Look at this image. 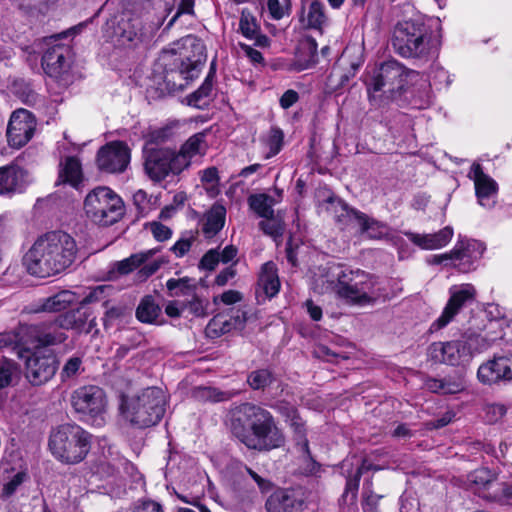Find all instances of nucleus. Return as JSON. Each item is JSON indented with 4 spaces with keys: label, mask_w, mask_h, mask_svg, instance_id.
Listing matches in <instances>:
<instances>
[{
    "label": "nucleus",
    "mask_w": 512,
    "mask_h": 512,
    "mask_svg": "<svg viewBox=\"0 0 512 512\" xmlns=\"http://www.w3.org/2000/svg\"><path fill=\"white\" fill-rule=\"evenodd\" d=\"M231 430L251 450L271 451L285 443V436L271 412L250 402L241 403L234 408Z\"/></svg>",
    "instance_id": "obj_1"
},
{
    "label": "nucleus",
    "mask_w": 512,
    "mask_h": 512,
    "mask_svg": "<svg viewBox=\"0 0 512 512\" xmlns=\"http://www.w3.org/2000/svg\"><path fill=\"white\" fill-rule=\"evenodd\" d=\"M75 239L64 231H51L39 236L23 256L27 272L40 278L58 275L76 260Z\"/></svg>",
    "instance_id": "obj_2"
},
{
    "label": "nucleus",
    "mask_w": 512,
    "mask_h": 512,
    "mask_svg": "<svg viewBox=\"0 0 512 512\" xmlns=\"http://www.w3.org/2000/svg\"><path fill=\"white\" fill-rule=\"evenodd\" d=\"M337 297L350 306H372L385 299V290L372 275L360 269L342 267L334 286Z\"/></svg>",
    "instance_id": "obj_3"
},
{
    "label": "nucleus",
    "mask_w": 512,
    "mask_h": 512,
    "mask_svg": "<svg viewBox=\"0 0 512 512\" xmlns=\"http://www.w3.org/2000/svg\"><path fill=\"white\" fill-rule=\"evenodd\" d=\"M391 44L396 54L403 58L428 60L437 53V44L430 29L420 21L398 23L393 30Z\"/></svg>",
    "instance_id": "obj_4"
},
{
    "label": "nucleus",
    "mask_w": 512,
    "mask_h": 512,
    "mask_svg": "<svg viewBox=\"0 0 512 512\" xmlns=\"http://www.w3.org/2000/svg\"><path fill=\"white\" fill-rule=\"evenodd\" d=\"M92 445V434L76 423H64L54 428L48 446L61 463L74 465L82 462Z\"/></svg>",
    "instance_id": "obj_5"
},
{
    "label": "nucleus",
    "mask_w": 512,
    "mask_h": 512,
    "mask_svg": "<svg viewBox=\"0 0 512 512\" xmlns=\"http://www.w3.org/2000/svg\"><path fill=\"white\" fill-rule=\"evenodd\" d=\"M166 397L161 388L148 387L139 394L123 398L121 413L132 426L144 429L160 422L165 413Z\"/></svg>",
    "instance_id": "obj_6"
},
{
    "label": "nucleus",
    "mask_w": 512,
    "mask_h": 512,
    "mask_svg": "<svg viewBox=\"0 0 512 512\" xmlns=\"http://www.w3.org/2000/svg\"><path fill=\"white\" fill-rule=\"evenodd\" d=\"M418 72L407 69L396 60H389L374 68L367 76L365 83L370 100L376 99V94L385 100H396L408 87L409 80L417 78Z\"/></svg>",
    "instance_id": "obj_7"
},
{
    "label": "nucleus",
    "mask_w": 512,
    "mask_h": 512,
    "mask_svg": "<svg viewBox=\"0 0 512 512\" xmlns=\"http://www.w3.org/2000/svg\"><path fill=\"white\" fill-rule=\"evenodd\" d=\"M70 405L77 418L93 426L105 423L108 400L105 391L97 385H83L70 394Z\"/></svg>",
    "instance_id": "obj_8"
},
{
    "label": "nucleus",
    "mask_w": 512,
    "mask_h": 512,
    "mask_svg": "<svg viewBox=\"0 0 512 512\" xmlns=\"http://www.w3.org/2000/svg\"><path fill=\"white\" fill-rule=\"evenodd\" d=\"M84 210L89 219L101 226L118 222L125 212L124 203L109 187H97L85 198Z\"/></svg>",
    "instance_id": "obj_9"
},
{
    "label": "nucleus",
    "mask_w": 512,
    "mask_h": 512,
    "mask_svg": "<svg viewBox=\"0 0 512 512\" xmlns=\"http://www.w3.org/2000/svg\"><path fill=\"white\" fill-rule=\"evenodd\" d=\"M143 169L147 177L159 183L169 175H179L182 170L176 163L175 149L170 147L142 148Z\"/></svg>",
    "instance_id": "obj_10"
},
{
    "label": "nucleus",
    "mask_w": 512,
    "mask_h": 512,
    "mask_svg": "<svg viewBox=\"0 0 512 512\" xmlns=\"http://www.w3.org/2000/svg\"><path fill=\"white\" fill-rule=\"evenodd\" d=\"M203 64L202 55L194 60L189 57L175 59L172 67L164 70L162 83H158L159 89L168 94L183 90L190 81L198 77Z\"/></svg>",
    "instance_id": "obj_11"
},
{
    "label": "nucleus",
    "mask_w": 512,
    "mask_h": 512,
    "mask_svg": "<svg viewBox=\"0 0 512 512\" xmlns=\"http://www.w3.org/2000/svg\"><path fill=\"white\" fill-rule=\"evenodd\" d=\"M65 35L66 32L44 39L47 48L42 56V67L52 78H59L70 66L71 47L59 42Z\"/></svg>",
    "instance_id": "obj_12"
},
{
    "label": "nucleus",
    "mask_w": 512,
    "mask_h": 512,
    "mask_svg": "<svg viewBox=\"0 0 512 512\" xmlns=\"http://www.w3.org/2000/svg\"><path fill=\"white\" fill-rule=\"evenodd\" d=\"M266 512H304L307 497L302 487H277L265 500Z\"/></svg>",
    "instance_id": "obj_13"
},
{
    "label": "nucleus",
    "mask_w": 512,
    "mask_h": 512,
    "mask_svg": "<svg viewBox=\"0 0 512 512\" xmlns=\"http://www.w3.org/2000/svg\"><path fill=\"white\" fill-rule=\"evenodd\" d=\"M24 357L26 358V378L32 385H43L55 375L58 362L53 352L36 349Z\"/></svg>",
    "instance_id": "obj_14"
},
{
    "label": "nucleus",
    "mask_w": 512,
    "mask_h": 512,
    "mask_svg": "<svg viewBox=\"0 0 512 512\" xmlns=\"http://www.w3.org/2000/svg\"><path fill=\"white\" fill-rule=\"evenodd\" d=\"M450 298L441 315L432 322L429 332L434 333L445 328L467 304L475 300L476 290L472 284L452 286L449 290Z\"/></svg>",
    "instance_id": "obj_15"
},
{
    "label": "nucleus",
    "mask_w": 512,
    "mask_h": 512,
    "mask_svg": "<svg viewBox=\"0 0 512 512\" xmlns=\"http://www.w3.org/2000/svg\"><path fill=\"white\" fill-rule=\"evenodd\" d=\"M142 20L130 12H124L113 27V38L118 45L135 48L145 40Z\"/></svg>",
    "instance_id": "obj_16"
},
{
    "label": "nucleus",
    "mask_w": 512,
    "mask_h": 512,
    "mask_svg": "<svg viewBox=\"0 0 512 512\" xmlns=\"http://www.w3.org/2000/svg\"><path fill=\"white\" fill-rule=\"evenodd\" d=\"M96 162L103 172L122 173L130 163V149L125 142H110L99 149Z\"/></svg>",
    "instance_id": "obj_17"
},
{
    "label": "nucleus",
    "mask_w": 512,
    "mask_h": 512,
    "mask_svg": "<svg viewBox=\"0 0 512 512\" xmlns=\"http://www.w3.org/2000/svg\"><path fill=\"white\" fill-rule=\"evenodd\" d=\"M36 128V120L31 112L26 109L14 111L7 127V139L11 147L21 148L33 137Z\"/></svg>",
    "instance_id": "obj_18"
},
{
    "label": "nucleus",
    "mask_w": 512,
    "mask_h": 512,
    "mask_svg": "<svg viewBox=\"0 0 512 512\" xmlns=\"http://www.w3.org/2000/svg\"><path fill=\"white\" fill-rule=\"evenodd\" d=\"M429 358L435 363H443L452 366L468 361L469 348L460 340L448 342H434L428 349Z\"/></svg>",
    "instance_id": "obj_19"
},
{
    "label": "nucleus",
    "mask_w": 512,
    "mask_h": 512,
    "mask_svg": "<svg viewBox=\"0 0 512 512\" xmlns=\"http://www.w3.org/2000/svg\"><path fill=\"white\" fill-rule=\"evenodd\" d=\"M468 177L474 182L479 205L487 209L494 207L498 193L496 181L483 172L482 166L479 163H473Z\"/></svg>",
    "instance_id": "obj_20"
},
{
    "label": "nucleus",
    "mask_w": 512,
    "mask_h": 512,
    "mask_svg": "<svg viewBox=\"0 0 512 512\" xmlns=\"http://www.w3.org/2000/svg\"><path fill=\"white\" fill-rule=\"evenodd\" d=\"M477 377L485 385L512 379V355H497L478 368Z\"/></svg>",
    "instance_id": "obj_21"
},
{
    "label": "nucleus",
    "mask_w": 512,
    "mask_h": 512,
    "mask_svg": "<svg viewBox=\"0 0 512 512\" xmlns=\"http://www.w3.org/2000/svg\"><path fill=\"white\" fill-rule=\"evenodd\" d=\"M325 210L333 217L340 229H346L352 225L360 224V216L364 213L350 207L346 202L336 196H329L322 203Z\"/></svg>",
    "instance_id": "obj_22"
},
{
    "label": "nucleus",
    "mask_w": 512,
    "mask_h": 512,
    "mask_svg": "<svg viewBox=\"0 0 512 512\" xmlns=\"http://www.w3.org/2000/svg\"><path fill=\"white\" fill-rule=\"evenodd\" d=\"M452 251V265L459 272L468 273L475 268V263L482 257L484 248L477 241L458 243Z\"/></svg>",
    "instance_id": "obj_23"
},
{
    "label": "nucleus",
    "mask_w": 512,
    "mask_h": 512,
    "mask_svg": "<svg viewBox=\"0 0 512 512\" xmlns=\"http://www.w3.org/2000/svg\"><path fill=\"white\" fill-rule=\"evenodd\" d=\"M226 208L216 202L199 220L200 233L207 241H212L222 231L226 221Z\"/></svg>",
    "instance_id": "obj_24"
},
{
    "label": "nucleus",
    "mask_w": 512,
    "mask_h": 512,
    "mask_svg": "<svg viewBox=\"0 0 512 512\" xmlns=\"http://www.w3.org/2000/svg\"><path fill=\"white\" fill-rule=\"evenodd\" d=\"M26 171L19 165L9 164L0 167V195L12 196L25 189Z\"/></svg>",
    "instance_id": "obj_25"
},
{
    "label": "nucleus",
    "mask_w": 512,
    "mask_h": 512,
    "mask_svg": "<svg viewBox=\"0 0 512 512\" xmlns=\"http://www.w3.org/2000/svg\"><path fill=\"white\" fill-rule=\"evenodd\" d=\"M58 324L65 330L88 334L96 326L95 317L87 309L78 308L58 315Z\"/></svg>",
    "instance_id": "obj_26"
},
{
    "label": "nucleus",
    "mask_w": 512,
    "mask_h": 512,
    "mask_svg": "<svg viewBox=\"0 0 512 512\" xmlns=\"http://www.w3.org/2000/svg\"><path fill=\"white\" fill-rule=\"evenodd\" d=\"M318 44L312 36H306L299 43L295 53V59L291 63L289 70L301 72L313 67L317 63Z\"/></svg>",
    "instance_id": "obj_27"
},
{
    "label": "nucleus",
    "mask_w": 512,
    "mask_h": 512,
    "mask_svg": "<svg viewBox=\"0 0 512 512\" xmlns=\"http://www.w3.org/2000/svg\"><path fill=\"white\" fill-rule=\"evenodd\" d=\"M205 137L204 132L195 133L181 145L178 151L175 149L176 163L180 165L182 172L190 166L193 157L205 153Z\"/></svg>",
    "instance_id": "obj_28"
},
{
    "label": "nucleus",
    "mask_w": 512,
    "mask_h": 512,
    "mask_svg": "<svg viewBox=\"0 0 512 512\" xmlns=\"http://www.w3.org/2000/svg\"><path fill=\"white\" fill-rule=\"evenodd\" d=\"M408 239L423 250H435L446 246L453 237V229L449 226L444 227L435 233L418 234L414 232H405Z\"/></svg>",
    "instance_id": "obj_29"
},
{
    "label": "nucleus",
    "mask_w": 512,
    "mask_h": 512,
    "mask_svg": "<svg viewBox=\"0 0 512 512\" xmlns=\"http://www.w3.org/2000/svg\"><path fill=\"white\" fill-rule=\"evenodd\" d=\"M299 21L306 29L322 31L327 23L324 5L318 0H302Z\"/></svg>",
    "instance_id": "obj_30"
},
{
    "label": "nucleus",
    "mask_w": 512,
    "mask_h": 512,
    "mask_svg": "<svg viewBox=\"0 0 512 512\" xmlns=\"http://www.w3.org/2000/svg\"><path fill=\"white\" fill-rule=\"evenodd\" d=\"M28 479L29 475L26 470L16 469L9 465H1L0 480L2 488L0 490V497L2 499L10 498Z\"/></svg>",
    "instance_id": "obj_31"
},
{
    "label": "nucleus",
    "mask_w": 512,
    "mask_h": 512,
    "mask_svg": "<svg viewBox=\"0 0 512 512\" xmlns=\"http://www.w3.org/2000/svg\"><path fill=\"white\" fill-rule=\"evenodd\" d=\"M424 387L432 393L449 395L457 394L465 389V379L462 374L447 375L443 378L428 377Z\"/></svg>",
    "instance_id": "obj_32"
},
{
    "label": "nucleus",
    "mask_w": 512,
    "mask_h": 512,
    "mask_svg": "<svg viewBox=\"0 0 512 512\" xmlns=\"http://www.w3.org/2000/svg\"><path fill=\"white\" fill-rule=\"evenodd\" d=\"M75 298L74 293L63 290L50 297L39 299L32 304L30 311L33 313L60 312L67 309L75 301Z\"/></svg>",
    "instance_id": "obj_33"
},
{
    "label": "nucleus",
    "mask_w": 512,
    "mask_h": 512,
    "mask_svg": "<svg viewBox=\"0 0 512 512\" xmlns=\"http://www.w3.org/2000/svg\"><path fill=\"white\" fill-rule=\"evenodd\" d=\"M214 77L215 72L211 67L202 85L186 97L187 105L198 109H205L209 106L212 100Z\"/></svg>",
    "instance_id": "obj_34"
},
{
    "label": "nucleus",
    "mask_w": 512,
    "mask_h": 512,
    "mask_svg": "<svg viewBox=\"0 0 512 512\" xmlns=\"http://www.w3.org/2000/svg\"><path fill=\"white\" fill-rule=\"evenodd\" d=\"M290 413L291 414L289 415L291 416V419H289L287 422L289 423L290 427L293 430L294 441L297 447H299L302 454L315 464L309 448V441L307 439L305 422L302 420L297 410L290 409Z\"/></svg>",
    "instance_id": "obj_35"
},
{
    "label": "nucleus",
    "mask_w": 512,
    "mask_h": 512,
    "mask_svg": "<svg viewBox=\"0 0 512 512\" xmlns=\"http://www.w3.org/2000/svg\"><path fill=\"white\" fill-rule=\"evenodd\" d=\"M63 330L65 329L58 324V316L52 321L39 323L40 347L63 343L67 339Z\"/></svg>",
    "instance_id": "obj_36"
},
{
    "label": "nucleus",
    "mask_w": 512,
    "mask_h": 512,
    "mask_svg": "<svg viewBox=\"0 0 512 512\" xmlns=\"http://www.w3.org/2000/svg\"><path fill=\"white\" fill-rule=\"evenodd\" d=\"M469 481L474 486L473 489L478 495L487 500H496L497 495L487 493L494 486V475L487 468L476 469L469 475Z\"/></svg>",
    "instance_id": "obj_37"
},
{
    "label": "nucleus",
    "mask_w": 512,
    "mask_h": 512,
    "mask_svg": "<svg viewBox=\"0 0 512 512\" xmlns=\"http://www.w3.org/2000/svg\"><path fill=\"white\" fill-rule=\"evenodd\" d=\"M258 284L269 298H272L278 294L280 289V281L278 278L276 265L273 262L269 261L262 265Z\"/></svg>",
    "instance_id": "obj_38"
},
{
    "label": "nucleus",
    "mask_w": 512,
    "mask_h": 512,
    "mask_svg": "<svg viewBox=\"0 0 512 512\" xmlns=\"http://www.w3.org/2000/svg\"><path fill=\"white\" fill-rule=\"evenodd\" d=\"M82 167L78 158L74 156L66 157L63 162L60 163L59 170V181L62 183H68L73 187H77L82 181Z\"/></svg>",
    "instance_id": "obj_39"
},
{
    "label": "nucleus",
    "mask_w": 512,
    "mask_h": 512,
    "mask_svg": "<svg viewBox=\"0 0 512 512\" xmlns=\"http://www.w3.org/2000/svg\"><path fill=\"white\" fill-rule=\"evenodd\" d=\"M20 351L29 354L31 346L40 348L39 324H19L16 327Z\"/></svg>",
    "instance_id": "obj_40"
},
{
    "label": "nucleus",
    "mask_w": 512,
    "mask_h": 512,
    "mask_svg": "<svg viewBox=\"0 0 512 512\" xmlns=\"http://www.w3.org/2000/svg\"><path fill=\"white\" fill-rule=\"evenodd\" d=\"M277 380L270 368H259L248 373L246 383L254 391H265Z\"/></svg>",
    "instance_id": "obj_41"
},
{
    "label": "nucleus",
    "mask_w": 512,
    "mask_h": 512,
    "mask_svg": "<svg viewBox=\"0 0 512 512\" xmlns=\"http://www.w3.org/2000/svg\"><path fill=\"white\" fill-rule=\"evenodd\" d=\"M155 254V250L151 249L145 252L135 253L121 261L113 264V271L120 275H127L139 268L143 263L148 261Z\"/></svg>",
    "instance_id": "obj_42"
},
{
    "label": "nucleus",
    "mask_w": 512,
    "mask_h": 512,
    "mask_svg": "<svg viewBox=\"0 0 512 512\" xmlns=\"http://www.w3.org/2000/svg\"><path fill=\"white\" fill-rule=\"evenodd\" d=\"M176 127V124L171 123L150 129L145 135L144 146L161 147L160 145L171 141L175 137Z\"/></svg>",
    "instance_id": "obj_43"
},
{
    "label": "nucleus",
    "mask_w": 512,
    "mask_h": 512,
    "mask_svg": "<svg viewBox=\"0 0 512 512\" xmlns=\"http://www.w3.org/2000/svg\"><path fill=\"white\" fill-rule=\"evenodd\" d=\"M234 498L242 509H249L258 500V493L254 487L248 485L245 479H242L234 486Z\"/></svg>",
    "instance_id": "obj_44"
},
{
    "label": "nucleus",
    "mask_w": 512,
    "mask_h": 512,
    "mask_svg": "<svg viewBox=\"0 0 512 512\" xmlns=\"http://www.w3.org/2000/svg\"><path fill=\"white\" fill-rule=\"evenodd\" d=\"M250 208L260 217L271 219L274 216V199L267 194H254L248 199Z\"/></svg>",
    "instance_id": "obj_45"
},
{
    "label": "nucleus",
    "mask_w": 512,
    "mask_h": 512,
    "mask_svg": "<svg viewBox=\"0 0 512 512\" xmlns=\"http://www.w3.org/2000/svg\"><path fill=\"white\" fill-rule=\"evenodd\" d=\"M161 309L155 302V299L148 295L145 296L139 303L136 309V317L142 323H153L158 318Z\"/></svg>",
    "instance_id": "obj_46"
},
{
    "label": "nucleus",
    "mask_w": 512,
    "mask_h": 512,
    "mask_svg": "<svg viewBox=\"0 0 512 512\" xmlns=\"http://www.w3.org/2000/svg\"><path fill=\"white\" fill-rule=\"evenodd\" d=\"M20 376L19 365L10 359H0V389H4L18 380Z\"/></svg>",
    "instance_id": "obj_47"
},
{
    "label": "nucleus",
    "mask_w": 512,
    "mask_h": 512,
    "mask_svg": "<svg viewBox=\"0 0 512 512\" xmlns=\"http://www.w3.org/2000/svg\"><path fill=\"white\" fill-rule=\"evenodd\" d=\"M236 394V392L221 391L213 387H197L193 392L196 399L211 402L227 401L233 398Z\"/></svg>",
    "instance_id": "obj_48"
},
{
    "label": "nucleus",
    "mask_w": 512,
    "mask_h": 512,
    "mask_svg": "<svg viewBox=\"0 0 512 512\" xmlns=\"http://www.w3.org/2000/svg\"><path fill=\"white\" fill-rule=\"evenodd\" d=\"M234 330L230 320L225 316L218 314L214 316L206 327V334L210 338H218Z\"/></svg>",
    "instance_id": "obj_49"
},
{
    "label": "nucleus",
    "mask_w": 512,
    "mask_h": 512,
    "mask_svg": "<svg viewBox=\"0 0 512 512\" xmlns=\"http://www.w3.org/2000/svg\"><path fill=\"white\" fill-rule=\"evenodd\" d=\"M360 224L358 225L361 232L367 233L370 238L381 239L386 234V226L364 213L360 216Z\"/></svg>",
    "instance_id": "obj_50"
},
{
    "label": "nucleus",
    "mask_w": 512,
    "mask_h": 512,
    "mask_svg": "<svg viewBox=\"0 0 512 512\" xmlns=\"http://www.w3.org/2000/svg\"><path fill=\"white\" fill-rule=\"evenodd\" d=\"M191 279L188 277L184 278H170L166 282V288L171 297L186 296L194 293L195 286L192 285Z\"/></svg>",
    "instance_id": "obj_51"
},
{
    "label": "nucleus",
    "mask_w": 512,
    "mask_h": 512,
    "mask_svg": "<svg viewBox=\"0 0 512 512\" xmlns=\"http://www.w3.org/2000/svg\"><path fill=\"white\" fill-rule=\"evenodd\" d=\"M260 27L255 16L247 9L242 10L239 20V31L247 39L252 40L256 37Z\"/></svg>",
    "instance_id": "obj_52"
},
{
    "label": "nucleus",
    "mask_w": 512,
    "mask_h": 512,
    "mask_svg": "<svg viewBox=\"0 0 512 512\" xmlns=\"http://www.w3.org/2000/svg\"><path fill=\"white\" fill-rule=\"evenodd\" d=\"M461 341L469 348V357H471L473 353L482 352L491 346L490 341L486 337L473 332H466L462 336Z\"/></svg>",
    "instance_id": "obj_53"
},
{
    "label": "nucleus",
    "mask_w": 512,
    "mask_h": 512,
    "mask_svg": "<svg viewBox=\"0 0 512 512\" xmlns=\"http://www.w3.org/2000/svg\"><path fill=\"white\" fill-rule=\"evenodd\" d=\"M199 231H185L181 237L171 247V251L176 257L181 258L185 256L191 249L192 244L196 241Z\"/></svg>",
    "instance_id": "obj_54"
},
{
    "label": "nucleus",
    "mask_w": 512,
    "mask_h": 512,
    "mask_svg": "<svg viewBox=\"0 0 512 512\" xmlns=\"http://www.w3.org/2000/svg\"><path fill=\"white\" fill-rule=\"evenodd\" d=\"M284 145V133L278 127H273L270 130L268 139H267V147L269 152L266 155V158H271L277 155Z\"/></svg>",
    "instance_id": "obj_55"
},
{
    "label": "nucleus",
    "mask_w": 512,
    "mask_h": 512,
    "mask_svg": "<svg viewBox=\"0 0 512 512\" xmlns=\"http://www.w3.org/2000/svg\"><path fill=\"white\" fill-rule=\"evenodd\" d=\"M267 9L273 20H281L284 16L290 15L292 9L291 0H283V3L279 0H268Z\"/></svg>",
    "instance_id": "obj_56"
},
{
    "label": "nucleus",
    "mask_w": 512,
    "mask_h": 512,
    "mask_svg": "<svg viewBox=\"0 0 512 512\" xmlns=\"http://www.w3.org/2000/svg\"><path fill=\"white\" fill-rule=\"evenodd\" d=\"M82 358L79 356H72L70 357L64 364L60 376L62 381H66L67 379L75 378L82 368Z\"/></svg>",
    "instance_id": "obj_57"
},
{
    "label": "nucleus",
    "mask_w": 512,
    "mask_h": 512,
    "mask_svg": "<svg viewBox=\"0 0 512 512\" xmlns=\"http://www.w3.org/2000/svg\"><path fill=\"white\" fill-rule=\"evenodd\" d=\"M18 339L19 338L17 335L16 328L12 331L2 333V334H0V348L1 349L7 348V349H12V350H17V353L19 354V356L24 357V355L20 351V345H19Z\"/></svg>",
    "instance_id": "obj_58"
},
{
    "label": "nucleus",
    "mask_w": 512,
    "mask_h": 512,
    "mask_svg": "<svg viewBox=\"0 0 512 512\" xmlns=\"http://www.w3.org/2000/svg\"><path fill=\"white\" fill-rule=\"evenodd\" d=\"M162 260H153L150 262H145L141 266V268L137 271L136 277L138 281H146L149 277L154 275L160 267L163 265Z\"/></svg>",
    "instance_id": "obj_59"
},
{
    "label": "nucleus",
    "mask_w": 512,
    "mask_h": 512,
    "mask_svg": "<svg viewBox=\"0 0 512 512\" xmlns=\"http://www.w3.org/2000/svg\"><path fill=\"white\" fill-rule=\"evenodd\" d=\"M109 303V301H105L103 303L106 308L103 318L104 326L106 328L112 326L114 322L120 319L124 314V308L122 306H109Z\"/></svg>",
    "instance_id": "obj_60"
},
{
    "label": "nucleus",
    "mask_w": 512,
    "mask_h": 512,
    "mask_svg": "<svg viewBox=\"0 0 512 512\" xmlns=\"http://www.w3.org/2000/svg\"><path fill=\"white\" fill-rule=\"evenodd\" d=\"M219 262L220 252L218 249H210L202 256L198 266L202 270L212 271Z\"/></svg>",
    "instance_id": "obj_61"
},
{
    "label": "nucleus",
    "mask_w": 512,
    "mask_h": 512,
    "mask_svg": "<svg viewBox=\"0 0 512 512\" xmlns=\"http://www.w3.org/2000/svg\"><path fill=\"white\" fill-rule=\"evenodd\" d=\"M244 470L251 477V479L257 484V486L262 494L267 493L272 489L273 483L269 479L260 476L258 473H256L254 470H252L247 465H244Z\"/></svg>",
    "instance_id": "obj_62"
},
{
    "label": "nucleus",
    "mask_w": 512,
    "mask_h": 512,
    "mask_svg": "<svg viewBox=\"0 0 512 512\" xmlns=\"http://www.w3.org/2000/svg\"><path fill=\"white\" fill-rule=\"evenodd\" d=\"M150 230L153 237L159 242L166 241L172 237V230L160 222L150 223Z\"/></svg>",
    "instance_id": "obj_63"
},
{
    "label": "nucleus",
    "mask_w": 512,
    "mask_h": 512,
    "mask_svg": "<svg viewBox=\"0 0 512 512\" xmlns=\"http://www.w3.org/2000/svg\"><path fill=\"white\" fill-rule=\"evenodd\" d=\"M400 512H419V501L410 493H403L400 497Z\"/></svg>",
    "instance_id": "obj_64"
}]
</instances>
